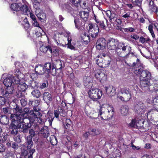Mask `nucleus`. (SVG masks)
I'll return each mask as SVG.
<instances>
[{
    "label": "nucleus",
    "instance_id": "1",
    "mask_svg": "<svg viewBox=\"0 0 158 158\" xmlns=\"http://www.w3.org/2000/svg\"><path fill=\"white\" fill-rule=\"evenodd\" d=\"M41 113L35 112V113L31 114L30 116L26 118L20 117L17 114H11L10 116L11 123L9 126L10 133L14 135H16L18 133L19 129L23 125L26 127H31L36 119L38 120V123H41L42 119Z\"/></svg>",
    "mask_w": 158,
    "mask_h": 158
},
{
    "label": "nucleus",
    "instance_id": "2",
    "mask_svg": "<svg viewBox=\"0 0 158 158\" xmlns=\"http://www.w3.org/2000/svg\"><path fill=\"white\" fill-rule=\"evenodd\" d=\"M114 110L111 106H102L98 112V117L100 116L103 120H108L112 118L114 115Z\"/></svg>",
    "mask_w": 158,
    "mask_h": 158
},
{
    "label": "nucleus",
    "instance_id": "3",
    "mask_svg": "<svg viewBox=\"0 0 158 158\" xmlns=\"http://www.w3.org/2000/svg\"><path fill=\"white\" fill-rule=\"evenodd\" d=\"M89 97L94 101L100 99L102 95V90L97 89L91 88L88 92Z\"/></svg>",
    "mask_w": 158,
    "mask_h": 158
},
{
    "label": "nucleus",
    "instance_id": "4",
    "mask_svg": "<svg viewBox=\"0 0 158 158\" xmlns=\"http://www.w3.org/2000/svg\"><path fill=\"white\" fill-rule=\"evenodd\" d=\"M122 96L118 97L121 100L124 102L129 101L131 98V91L128 88L124 87L120 89Z\"/></svg>",
    "mask_w": 158,
    "mask_h": 158
},
{
    "label": "nucleus",
    "instance_id": "5",
    "mask_svg": "<svg viewBox=\"0 0 158 158\" xmlns=\"http://www.w3.org/2000/svg\"><path fill=\"white\" fill-rule=\"evenodd\" d=\"M145 106L144 104L139 101H136L134 104V108L135 112L140 118L143 114L145 110Z\"/></svg>",
    "mask_w": 158,
    "mask_h": 158
},
{
    "label": "nucleus",
    "instance_id": "6",
    "mask_svg": "<svg viewBox=\"0 0 158 158\" xmlns=\"http://www.w3.org/2000/svg\"><path fill=\"white\" fill-rule=\"evenodd\" d=\"M14 90L13 85L7 87L5 90L4 88L0 85V94L8 98L11 96Z\"/></svg>",
    "mask_w": 158,
    "mask_h": 158
},
{
    "label": "nucleus",
    "instance_id": "7",
    "mask_svg": "<svg viewBox=\"0 0 158 158\" xmlns=\"http://www.w3.org/2000/svg\"><path fill=\"white\" fill-rule=\"evenodd\" d=\"M123 44V43L119 42L118 40L113 38H110L108 40L107 42L108 48L111 50H114L118 48L119 46Z\"/></svg>",
    "mask_w": 158,
    "mask_h": 158
},
{
    "label": "nucleus",
    "instance_id": "8",
    "mask_svg": "<svg viewBox=\"0 0 158 158\" xmlns=\"http://www.w3.org/2000/svg\"><path fill=\"white\" fill-rule=\"evenodd\" d=\"M19 78L11 76L5 78L3 81V83L6 87L17 85L19 82Z\"/></svg>",
    "mask_w": 158,
    "mask_h": 158
},
{
    "label": "nucleus",
    "instance_id": "9",
    "mask_svg": "<svg viewBox=\"0 0 158 158\" xmlns=\"http://www.w3.org/2000/svg\"><path fill=\"white\" fill-rule=\"evenodd\" d=\"M140 85L142 89L144 91L151 90L154 87L148 80H143L140 81Z\"/></svg>",
    "mask_w": 158,
    "mask_h": 158
},
{
    "label": "nucleus",
    "instance_id": "10",
    "mask_svg": "<svg viewBox=\"0 0 158 158\" xmlns=\"http://www.w3.org/2000/svg\"><path fill=\"white\" fill-rule=\"evenodd\" d=\"M89 29L88 31V33L93 38L96 37L98 35L99 32V27L95 26V25L92 23L89 24Z\"/></svg>",
    "mask_w": 158,
    "mask_h": 158
},
{
    "label": "nucleus",
    "instance_id": "11",
    "mask_svg": "<svg viewBox=\"0 0 158 158\" xmlns=\"http://www.w3.org/2000/svg\"><path fill=\"white\" fill-rule=\"evenodd\" d=\"M44 66L45 73L48 74L50 73L53 76L56 75V70L54 67H53V64L52 65L50 63H46Z\"/></svg>",
    "mask_w": 158,
    "mask_h": 158
},
{
    "label": "nucleus",
    "instance_id": "12",
    "mask_svg": "<svg viewBox=\"0 0 158 158\" xmlns=\"http://www.w3.org/2000/svg\"><path fill=\"white\" fill-rule=\"evenodd\" d=\"M39 104V102L38 100H29L28 105L30 107H33V110H31L30 111V113L31 112H33V113H35V112L39 113H41L39 112L40 109L37 106Z\"/></svg>",
    "mask_w": 158,
    "mask_h": 158
},
{
    "label": "nucleus",
    "instance_id": "13",
    "mask_svg": "<svg viewBox=\"0 0 158 158\" xmlns=\"http://www.w3.org/2000/svg\"><path fill=\"white\" fill-rule=\"evenodd\" d=\"M96 45L97 49H104L105 48L106 45V40L104 38H100L98 40Z\"/></svg>",
    "mask_w": 158,
    "mask_h": 158
},
{
    "label": "nucleus",
    "instance_id": "14",
    "mask_svg": "<svg viewBox=\"0 0 158 158\" xmlns=\"http://www.w3.org/2000/svg\"><path fill=\"white\" fill-rule=\"evenodd\" d=\"M95 76L97 80H99L101 83H103L107 79V76L105 73L99 71L95 74Z\"/></svg>",
    "mask_w": 158,
    "mask_h": 158
},
{
    "label": "nucleus",
    "instance_id": "15",
    "mask_svg": "<svg viewBox=\"0 0 158 158\" xmlns=\"http://www.w3.org/2000/svg\"><path fill=\"white\" fill-rule=\"evenodd\" d=\"M43 100L48 105L50 103L52 100L51 94L47 90H44L42 94Z\"/></svg>",
    "mask_w": 158,
    "mask_h": 158
},
{
    "label": "nucleus",
    "instance_id": "16",
    "mask_svg": "<svg viewBox=\"0 0 158 158\" xmlns=\"http://www.w3.org/2000/svg\"><path fill=\"white\" fill-rule=\"evenodd\" d=\"M105 89L107 94L110 97L114 96L116 94V89L113 86L105 87Z\"/></svg>",
    "mask_w": 158,
    "mask_h": 158
},
{
    "label": "nucleus",
    "instance_id": "17",
    "mask_svg": "<svg viewBox=\"0 0 158 158\" xmlns=\"http://www.w3.org/2000/svg\"><path fill=\"white\" fill-rule=\"evenodd\" d=\"M53 67L56 70V74L57 70L59 71V72L61 71V69L62 68H64V66H62L61 61L59 60H56L55 62H54L52 64Z\"/></svg>",
    "mask_w": 158,
    "mask_h": 158
},
{
    "label": "nucleus",
    "instance_id": "18",
    "mask_svg": "<svg viewBox=\"0 0 158 158\" xmlns=\"http://www.w3.org/2000/svg\"><path fill=\"white\" fill-rule=\"evenodd\" d=\"M92 80L89 77L85 76L83 78V82L86 87L90 88L93 85Z\"/></svg>",
    "mask_w": 158,
    "mask_h": 158
},
{
    "label": "nucleus",
    "instance_id": "19",
    "mask_svg": "<svg viewBox=\"0 0 158 158\" xmlns=\"http://www.w3.org/2000/svg\"><path fill=\"white\" fill-rule=\"evenodd\" d=\"M141 79L148 80L151 78V73L147 70H143L140 75Z\"/></svg>",
    "mask_w": 158,
    "mask_h": 158
},
{
    "label": "nucleus",
    "instance_id": "20",
    "mask_svg": "<svg viewBox=\"0 0 158 158\" xmlns=\"http://www.w3.org/2000/svg\"><path fill=\"white\" fill-rule=\"evenodd\" d=\"M40 51L44 53H46L47 52L48 53H52V47L50 45L47 46L46 45H42L40 48Z\"/></svg>",
    "mask_w": 158,
    "mask_h": 158
},
{
    "label": "nucleus",
    "instance_id": "21",
    "mask_svg": "<svg viewBox=\"0 0 158 158\" xmlns=\"http://www.w3.org/2000/svg\"><path fill=\"white\" fill-rule=\"evenodd\" d=\"M121 45L122 46L121 49L122 51L124 52V53L126 54L125 56L126 58H127L131 51V48L127 45L124 46V43H123V44Z\"/></svg>",
    "mask_w": 158,
    "mask_h": 158
},
{
    "label": "nucleus",
    "instance_id": "22",
    "mask_svg": "<svg viewBox=\"0 0 158 158\" xmlns=\"http://www.w3.org/2000/svg\"><path fill=\"white\" fill-rule=\"evenodd\" d=\"M44 66L41 65H36L35 67V71L36 73L40 75H42L45 73Z\"/></svg>",
    "mask_w": 158,
    "mask_h": 158
},
{
    "label": "nucleus",
    "instance_id": "23",
    "mask_svg": "<svg viewBox=\"0 0 158 158\" xmlns=\"http://www.w3.org/2000/svg\"><path fill=\"white\" fill-rule=\"evenodd\" d=\"M20 8V10L22 12L23 14L26 15L29 14L30 10L25 4L23 5H22L21 4Z\"/></svg>",
    "mask_w": 158,
    "mask_h": 158
},
{
    "label": "nucleus",
    "instance_id": "24",
    "mask_svg": "<svg viewBox=\"0 0 158 158\" xmlns=\"http://www.w3.org/2000/svg\"><path fill=\"white\" fill-rule=\"evenodd\" d=\"M32 138L30 136H27L26 139V144L27 146V149H30L33 146V142L32 141Z\"/></svg>",
    "mask_w": 158,
    "mask_h": 158
},
{
    "label": "nucleus",
    "instance_id": "25",
    "mask_svg": "<svg viewBox=\"0 0 158 158\" xmlns=\"http://www.w3.org/2000/svg\"><path fill=\"white\" fill-rule=\"evenodd\" d=\"M111 61V59L110 58L107 56L105 58H103L102 64L103 68L108 67L110 65Z\"/></svg>",
    "mask_w": 158,
    "mask_h": 158
},
{
    "label": "nucleus",
    "instance_id": "26",
    "mask_svg": "<svg viewBox=\"0 0 158 158\" xmlns=\"http://www.w3.org/2000/svg\"><path fill=\"white\" fill-rule=\"evenodd\" d=\"M89 13V11H81L79 13V15L84 21L86 22L88 20Z\"/></svg>",
    "mask_w": 158,
    "mask_h": 158
},
{
    "label": "nucleus",
    "instance_id": "27",
    "mask_svg": "<svg viewBox=\"0 0 158 158\" xmlns=\"http://www.w3.org/2000/svg\"><path fill=\"white\" fill-rule=\"evenodd\" d=\"M40 133L44 137H48L49 135L48 128L46 126L43 127L41 129Z\"/></svg>",
    "mask_w": 158,
    "mask_h": 158
},
{
    "label": "nucleus",
    "instance_id": "28",
    "mask_svg": "<svg viewBox=\"0 0 158 158\" xmlns=\"http://www.w3.org/2000/svg\"><path fill=\"white\" fill-rule=\"evenodd\" d=\"M0 122L3 125L8 124L9 122V118L5 115L0 116Z\"/></svg>",
    "mask_w": 158,
    "mask_h": 158
},
{
    "label": "nucleus",
    "instance_id": "29",
    "mask_svg": "<svg viewBox=\"0 0 158 158\" xmlns=\"http://www.w3.org/2000/svg\"><path fill=\"white\" fill-rule=\"evenodd\" d=\"M18 84H19V85L18 86V89H19V90H21L22 91V92H25L27 88V85L24 83H19V81Z\"/></svg>",
    "mask_w": 158,
    "mask_h": 158
},
{
    "label": "nucleus",
    "instance_id": "30",
    "mask_svg": "<svg viewBox=\"0 0 158 158\" xmlns=\"http://www.w3.org/2000/svg\"><path fill=\"white\" fill-rule=\"evenodd\" d=\"M122 46H119L115 50V53L116 54L120 57H124V56L125 57L126 54L124 53V52L122 51L121 48Z\"/></svg>",
    "mask_w": 158,
    "mask_h": 158
},
{
    "label": "nucleus",
    "instance_id": "31",
    "mask_svg": "<svg viewBox=\"0 0 158 158\" xmlns=\"http://www.w3.org/2000/svg\"><path fill=\"white\" fill-rule=\"evenodd\" d=\"M21 3H14L11 4L10 6V9L13 10L15 11H19L20 10Z\"/></svg>",
    "mask_w": 158,
    "mask_h": 158
},
{
    "label": "nucleus",
    "instance_id": "32",
    "mask_svg": "<svg viewBox=\"0 0 158 158\" xmlns=\"http://www.w3.org/2000/svg\"><path fill=\"white\" fill-rule=\"evenodd\" d=\"M30 109L28 108H25L23 110V113L20 114V115H18V116H20V117H23L26 118L28 116V114L30 113V114H32L33 112H31L30 113Z\"/></svg>",
    "mask_w": 158,
    "mask_h": 158
},
{
    "label": "nucleus",
    "instance_id": "33",
    "mask_svg": "<svg viewBox=\"0 0 158 158\" xmlns=\"http://www.w3.org/2000/svg\"><path fill=\"white\" fill-rule=\"evenodd\" d=\"M128 107L127 106H122L120 109V112L122 115H127L128 114Z\"/></svg>",
    "mask_w": 158,
    "mask_h": 158
},
{
    "label": "nucleus",
    "instance_id": "34",
    "mask_svg": "<svg viewBox=\"0 0 158 158\" xmlns=\"http://www.w3.org/2000/svg\"><path fill=\"white\" fill-rule=\"evenodd\" d=\"M31 94L33 97L37 98H39L42 95L40 91L38 89H34L31 92Z\"/></svg>",
    "mask_w": 158,
    "mask_h": 158
},
{
    "label": "nucleus",
    "instance_id": "35",
    "mask_svg": "<svg viewBox=\"0 0 158 158\" xmlns=\"http://www.w3.org/2000/svg\"><path fill=\"white\" fill-rule=\"evenodd\" d=\"M14 104H15V106H14L13 109H14L15 110V112H16L17 113H19L18 114H17L18 115H20V114L23 113V110L22 108L16 104L14 103Z\"/></svg>",
    "mask_w": 158,
    "mask_h": 158
},
{
    "label": "nucleus",
    "instance_id": "36",
    "mask_svg": "<svg viewBox=\"0 0 158 158\" xmlns=\"http://www.w3.org/2000/svg\"><path fill=\"white\" fill-rule=\"evenodd\" d=\"M50 141L52 145H56L57 143V138L54 135H51L50 136Z\"/></svg>",
    "mask_w": 158,
    "mask_h": 158
},
{
    "label": "nucleus",
    "instance_id": "37",
    "mask_svg": "<svg viewBox=\"0 0 158 158\" xmlns=\"http://www.w3.org/2000/svg\"><path fill=\"white\" fill-rule=\"evenodd\" d=\"M143 69L144 68L143 66H139L134 70V72L136 75H141V72H143Z\"/></svg>",
    "mask_w": 158,
    "mask_h": 158
},
{
    "label": "nucleus",
    "instance_id": "38",
    "mask_svg": "<svg viewBox=\"0 0 158 158\" xmlns=\"http://www.w3.org/2000/svg\"><path fill=\"white\" fill-rule=\"evenodd\" d=\"M82 40L85 44H87L90 40V36L89 35H84L81 37Z\"/></svg>",
    "mask_w": 158,
    "mask_h": 158
},
{
    "label": "nucleus",
    "instance_id": "39",
    "mask_svg": "<svg viewBox=\"0 0 158 158\" xmlns=\"http://www.w3.org/2000/svg\"><path fill=\"white\" fill-rule=\"evenodd\" d=\"M99 56H98V59H96V64L99 67L103 68V65H102L103 63V58L102 57H99Z\"/></svg>",
    "mask_w": 158,
    "mask_h": 158
},
{
    "label": "nucleus",
    "instance_id": "40",
    "mask_svg": "<svg viewBox=\"0 0 158 158\" xmlns=\"http://www.w3.org/2000/svg\"><path fill=\"white\" fill-rule=\"evenodd\" d=\"M16 96L18 98L24 97L25 96L24 92H22V91L21 90H19L18 89V90L16 92Z\"/></svg>",
    "mask_w": 158,
    "mask_h": 158
},
{
    "label": "nucleus",
    "instance_id": "41",
    "mask_svg": "<svg viewBox=\"0 0 158 158\" xmlns=\"http://www.w3.org/2000/svg\"><path fill=\"white\" fill-rule=\"evenodd\" d=\"M29 85L33 88L38 87L39 86L38 82L34 80L30 81V82L29 83Z\"/></svg>",
    "mask_w": 158,
    "mask_h": 158
},
{
    "label": "nucleus",
    "instance_id": "42",
    "mask_svg": "<svg viewBox=\"0 0 158 158\" xmlns=\"http://www.w3.org/2000/svg\"><path fill=\"white\" fill-rule=\"evenodd\" d=\"M148 29L149 30L151 35L152 37L154 38L155 37V35L154 33L153 29V24L152 23L150 24L148 27Z\"/></svg>",
    "mask_w": 158,
    "mask_h": 158
},
{
    "label": "nucleus",
    "instance_id": "43",
    "mask_svg": "<svg viewBox=\"0 0 158 158\" xmlns=\"http://www.w3.org/2000/svg\"><path fill=\"white\" fill-rule=\"evenodd\" d=\"M71 39H70L69 37H68V43L66 44V45H68V48H69L71 50H75V48L73 45L71 44Z\"/></svg>",
    "mask_w": 158,
    "mask_h": 158
},
{
    "label": "nucleus",
    "instance_id": "44",
    "mask_svg": "<svg viewBox=\"0 0 158 158\" xmlns=\"http://www.w3.org/2000/svg\"><path fill=\"white\" fill-rule=\"evenodd\" d=\"M2 111L3 113L6 115H8L9 114H11V110L9 108L5 107L3 108ZM11 115V114H10V115Z\"/></svg>",
    "mask_w": 158,
    "mask_h": 158
},
{
    "label": "nucleus",
    "instance_id": "45",
    "mask_svg": "<svg viewBox=\"0 0 158 158\" xmlns=\"http://www.w3.org/2000/svg\"><path fill=\"white\" fill-rule=\"evenodd\" d=\"M4 158H15V154L12 152H6Z\"/></svg>",
    "mask_w": 158,
    "mask_h": 158
},
{
    "label": "nucleus",
    "instance_id": "46",
    "mask_svg": "<svg viewBox=\"0 0 158 158\" xmlns=\"http://www.w3.org/2000/svg\"><path fill=\"white\" fill-rule=\"evenodd\" d=\"M81 7L82 8L85 9L87 7V3L85 0H81L79 2V4Z\"/></svg>",
    "mask_w": 158,
    "mask_h": 158
},
{
    "label": "nucleus",
    "instance_id": "47",
    "mask_svg": "<svg viewBox=\"0 0 158 158\" xmlns=\"http://www.w3.org/2000/svg\"><path fill=\"white\" fill-rule=\"evenodd\" d=\"M153 5H154V2L152 1H150L149 2V6L150 8L151 9H152V10L154 12V9H156V10L155 11L156 12H157V7L156 6H154Z\"/></svg>",
    "mask_w": 158,
    "mask_h": 158
},
{
    "label": "nucleus",
    "instance_id": "48",
    "mask_svg": "<svg viewBox=\"0 0 158 158\" xmlns=\"http://www.w3.org/2000/svg\"><path fill=\"white\" fill-rule=\"evenodd\" d=\"M110 15L109 18L110 19V22L112 19L113 20H115L117 18L118 15L113 12H112Z\"/></svg>",
    "mask_w": 158,
    "mask_h": 158
},
{
    "label": "nucleus",
    "instance_id": "49",
    "mask_svg": "<svg viewBox=\"0 0 158 158\" xmlns=\"http://www.w3.org/2000/svg\"><path fill=\"white\" fill-rule=\"evenodd\" d=\"M143 0H135L133 1V3L134 4L139 7L141 6L142 2Z\"/></svg>",
    "mask_w": 158,
    "mask_h": 158
},
{
    "label": "nucleus",
    "instance_id": "50",
    "mask_svg": "<svg viewBox=\"0 0 158 158\" xmlns=\"http://www.w3.org/2000/svg\"><path fill=\"white\" fill-rule=\"evenodd\" d=\"M31 127H25V126L23 125L22 127L20 128H21V131L23 133L25 134L28 132L29 130L28 129L30 128Z\"/></svg>",
    "mask_w": 158,
    "mask_h": 158
},
{
    "label": "nucleus",
    "instance_id": "51",
    "mask_svg": "<svg viewBox=\"0 0 158 158\" xmlns=\"http://www.w3.org/2000/svg\"><path fill=\"white\" fill-rule=\"evenodd\" d=\"M64 8L68 12H71L73 10V9L68 4H65L64 6Z\"/></svg>",
    "mask_w": 158,
    "mask_h": 158
},
{
    "label": "nucleus",
    "instance_id": "52",
    "mask_svg": "<svg viewBox=\"0 0 158 158\" xmlns=\"http://www.w3.org/2000/svg\"><path fill=\"white\" fill-rule=\"evenodd\" d=\"M29 151V156L28 157V158H32V155L35 152V150L34 148L30 149H27Z\"/></svg>",
    "mask_w": 158,
    "mask_h": 158
},
{
    "label": "nucleus",
    "instance_id": "53",
    "mask_svg": "<svg viewBox=\"0 0 158 158\" xmlns=\"http://www.w3.org/2000/svg\"><path fill=\"white\" fill-rule=\"evenodd\" d=\"M54 118V117L51 115H49L48 116L47 120L49 123V125L51 126L52 125V122Z\"/></svg>",
    "mask_w": 158,
    "mask_h": 158
},
{
    "label": "nucleus",
    "instance_id": "54",
    "mask_svg": "<svg viewBox=\"0 0 158 158\" xmlns=\"http://www.w3.org/2000/svg\"><path fill=\"white\" fill-rule=\"evenodd\" d=\"M123 30L125 32H134L135 31V29L131 27H129L128 28H123Z\"/></svg>",
    "mask_w": 158,
    "mask_h": 158
},
{
    "label": "nucleus",
    "instance_id": "55",
    "mask_svg": "<svg viewBox=\"0 0 158 158\" xmlns=\"http://www.w3.org/2000/svg\"><path fill=\"white\" fill-rule=\"evenodd\" d=\"M72 4L75 6L77 7L79 4V2L81 0H70Z\"/></svg>",
    "mask_w": 158,
    "mask_h": 158
},
{
    "label": "nucleus",
    "instance_id": "56",
    "mask_svg": "<svg viewBox=\"0 0 158 158\" xmlns=\"http://www.w3.org/2000/svg\"><path fill=\"white\" fill-rule=\"evenodd\" d=\"M4 97L0 96V106H3L6 102V100Z\"/></svg>",
    "mask_w": 158,
    "mask_h": 158
},
{
    "label": "nucleus",
    "instance_id": "57",
    "mask_svg": "<svg viewBox=\"0 0 158 158\" xmlns=\"http://www.w3.org/2000/svg\"><path fill=\"white\" fill-rule=\"evenodd\" d=\"M37 73H31L30 74V78H31L32 80L34 79H36L38 77Z\"/></svg>",
    "mask_w": 158,
    "mask_h": 158
},
{
    "label": "nucleus",
    "instance_id": "58",
    "mask_svg": "<svg viewBox=\"0 0 158 158\" xmlns=\"http://www.w3.org/2000/svg\"><path fill=\"white\" fill-rule=\"evenodd\" d=\"M29 134L30 135L28 136H30L31 137H32V138L36 135L35 131L32 129H30L29 130Z\"/></svg>",
    "mask_w": 158,
    "mask_h": 158
},
{
    "label": "nucleus",
    "instance_id": "59",
    "mask_svg": "<svg viewBox=\"0 0 158 158\" xmlns=\"http://www.w3.org/2000/svg\"><path fill=\"white\" fill-rule=\"evenodd\" d=\"M153 107L154 106L158 107V97L154 98L153 100Z\"/></svg>",
    "mask_w": 158,
    "mask_h": 158
},
{
    "label": "nucleus",
    "instance_id": "60",
    "mask_svg": "<svg viewBox=\"0 0 158 158\" xmlns=\"http://www.w3.org/2000/svg\"><path fill=\"white\" fill-rule=\"evenodd\" d=\"M28 154V152L26 149H22L21 150V156H25L27 155Z\"/></svg>",
    "mask_w": 158,
    "mask_h": 158
},
{
    "label": "nucleus",
    "instance_id": "61",
    "mask_svg": "<svg viewBox=\"0 0 158 158\" xmlns=\"http://www.w3.org/2000/svg\"><path fill=\"white\" fill-rule=\"evenodd\" d=\"M98 25L102 29H106V27L103 21H102L101 22H99V23L98 24Z\"/></svg>",
    "mask_w": 158,
    "mask_h": 158
},
{
    "label": "nucleus",
    "instance_id": "62",
    "mask_svg": "<svg viewBox=\"0 0 158 158\" xmlns=\"http://www.w3.org/2000/svg\"><path fill=\"white\" fill-rule=\"evenodd\" d=\"M11 147L15 150L18 148L19 146L17 143L12 142Z\"/></svg>",
    "mask_w": 158,
    "mask_h": 158
},
{
    "label": "nucleus",
    "instance_id": "63",
    "mask_svg": "<svg viewBox=\"0 0 158 158\" xmlns=\"http://www.w3.org/2000/svg\"><path fill=\"white\" fill-rule=\"evenodd\" d=\"M90 135H92V133L90 131L86 132H85L83 135V137L85 138V139H87L88 137Z\"/></svg>",
    "mask_w": 158,
    "mask_h": 158
},
{
    "label": "nucleus",
    "instance_id": "64",
    "mask_svg": "<svg viewBox=\"0 0 158 158\" xmlns=\"http://www.w3.org/2000/svg\"><path fill=\"white\" fill-rule=\"evenodd\" d=\"M24 22L25 23L24 25L27 28H28L30 27V24L29 23L27 19L25 18L23 20Z\"/></svg>",
    "mask_w": 158,
    "mask_h": 158
}]
</instances>
